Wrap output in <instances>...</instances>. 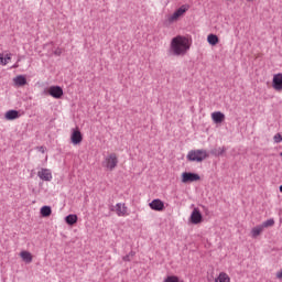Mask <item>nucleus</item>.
I'll list each match as a JSON object with an SVG mask.
<instances>
[{"label": "nucleus", "instance_id": "f257e3e1", "mask_svg": "<svg viewBox=\"0 0 282 282\" xmlns=\"http://www.w3.org/2000/svg\"><path fill=\"white\" fill-rule=\"evenodd\" d=\"M171 50L174 56H184L191 50L188 39L182 35L174 37L171 42Z\"/></svg>", "mask_w": 282, "mask_h": 282}, {"label": "nucleus", "instance_id": "f03ea898", "mask_svg": "<svg viewBox=\"0 0 282 282\" xmlns=\"http://www.w3.org/2000/svg\"><path fill=\"white\" fill-rule=\"evenodd\" d=\"M208 156V152L204 149L192 150L187 153L188 162H204V160H206Z\"/></svg>", "mask_w": 282, "mask_h": 282}, {"label": "nucleus", "instance_id": "7ed1b4c3", "mask_svg": "<svg viewBox=\"0 0 282 282\" xmlns=\"http://www.w3.org/2000/svg\"><path fill=\"white\" fill-rule=\"evenodd\" d=\"M104 169H107V171H113L116 166H118V154L117 153H110L104 161H102Z\"/></svg>", "mask_w": 282, "mask_h": 282}, {"label": "nucleus", "instance_id": "20e7f679", "mask_svg": "<svg viewBox=\"0 0 282 282\" xmlns=\"http://www.w3.org/2000/svg\"><path fill=\"white\" fill-rule=\"evenodd\" d=\"M188 4H183L181 8H178L172 15H170L167 18V21L170 23H173L174 21H177V19L180 17H183L184 14H186V12H188Z\"/></svg>", "mask_w": 282, "mask_h": 282}, {"label": "nucleus", "instance_id": "39448f33", "mask_svg": "<svg viewBox=\"0 0 282 282\" xmlns=\"http://www.w3.org/2000/svg\"><path fill=\"white\" fill-rule=\"evenodd\" d=\"M202 177L197 173L193 172H183L182 173V182L183 184H188L191 182H199Z\"/></svg>", "mask_w": 282, "mask_h": 282}, {"label": "nucleus", "instance_id": "423d86ee", "mask_svg": "<svg viewBox=\"0 0 282 282\" xmlns=\"http://www.w3.org/2000/svg\"><path fill=\"white\" fill-rule=\"evenodd\" d=\"M48 96L56 98L57 100L63 98V88L61 86H51L48 88Z\"/></svg>", "mask_w": 282, "mask_h": 282}, {"label": "nucleus", "instance_id": "0eeeda50", "mask_svg": "<svg viewBox=\"0 0 282 282\" xmlns=\"http://www.w3.org/2000/svg\"><path fill=\"white\" fill-rule=\"evenodd\" d=\"M204 220V216H202V212H199V208H194L191 215V221L194 225L202 224Z\"/></svg>", "mask_w": 282, "mask_h": 282}, {"label": "nucleus", "instance_id": "6e6552de", "mask_svg": "<svg viewBox=\"0 0 282 282\" xmlns=\"http://www.w3.org/2000/svg\"><path fill=\"white\" fill-rule=\"evenodd\" d=\"M272 87L275 89V91H282V73L273 76Z\"/></svg>", "mask_w": 282, "mask_h": 282}, {"label": "nucleus", "instance_id": "1a4fd4ad", "mask_svg": "<svg viewBox=\"0 0 282 282\" xmlns=\"http://www.w3.org/2000/svg\"><path fill=\"white\" fill-rule=\"evenodd\" d=\"M151 210H156L158 213H161L162 210H164V202L160 200V198L153 199L150 204H149Z\"/></svg>", "mask_w": 282, "mask_h": 282}, {"label": "nucleus", "instance_id": "9d476101", "mask_svg": "<svg viewBox=\"0 0 282 282\" xmlns=\"http://www.w3.org/2000/svg\"><path fill=\"white\" fill-rule=\"evenodd\" d=\"M37 176L40 180H43V182H52V172L47 169H42L39 171Z\"/></svg>", "mask_w": 282, "mask_h": 282}, {"label": "nucleus", "instance_id": "9b49d317", "mask_svg": "<svg viewBox=\"0 0 282 282\" xmlns=\"http://www.w3.org/2000/svg\"><path fill=\"white\" fill-rule=\"evenodd\" d=\"M70 140L74 144H80L83 142V133L78 129H73Z\"/></svg>", "mask_w": 282, "mask_h": 282}, {"label": "nucleus", "instance_id": "f8f14e48", "mask_svg": "<svg viewBox=\"0 0 282 282\" xmlns=\"http://www.w3.org/2000/svg\"><path fill=\"white\" fill-rule=\"evenodd\" d=\"M212 120L215 122V124H221L224 120H226V115L221 111H216L212 113Z\"/></svg>", "mask_w": 282, "mask_h": 282}, {"label": "nucleus", "instance_id": "ddd939ff", "mask_svg": "<svg viewBox=\"0 0 282 282\" xmlns=\"http://www.w3.org/2000/svg\"><path fill=\"white\" fill-rule=\"evenodd\" d=\"M6 120H17L18 118H21V115L18 110H8L4 115Z\"/></svg>", "mask_w": 282, "mask_h": 282}, {"label": "nucleus", "instance_id": "4468645a", "mask_svg": "<svg viewBox=\"0 0 282 282\" xmlns=\"http://www.w3.org/2000/svg\"><path fill=\"white\" fill-rule=\"evenodd\" d=\"M226 151H228V149H226V147L214 148L210 150V155H214V158H219V156L224 155V153H226Z\"/></svg>", "mask_w": 282, "mask_h": 282}, {"label": "nucleus", "instance_id": "2eb2a0df", "mask_svg": "<svg viewBox=\"0 0 282 282\" xmlns=\"http://www.w3.org/2000/svg\"><path fill=\"white\" fill-rule=\"evenodd\" d=\"M116 213L118 217H124V215H127V206H124V204L122 205V203H118L116 205Z\"/></svg>", "mask_w": 282, "mask_h": 282}, {"label": "nucleus", "instance_id": "dca6fc26", "mask_svg": "<svg viewBox=\"0 0 282 282\" xmlns=\"http://www.w3.org/2000/svg\"><path fill=\"white\" fill-rule=\"evenodd\" d=\"M65 221L68 226H74L78 223V216L76 214H69L65 217Z\"/></svg>", "mask_w": 282, "mask_h": 282}, {"label": "nucleus", "instance_id": "f3484780", "mask_svg": "<svg viewBox=\"0 0 282 282\" xmlns=\"http://www.w3.org/2000/svg\"><path fill=\"white\" fill-rule=\"evenodd\" d=\"M14 83L15 85H18L19 87H23L25 85H28V79L25 78V76L23 75H19L14 78Z\"/></svg>", "mask_w": 282, "mask_h": 282}, {"label": "nucleus", "instance_id": "a211bd4d", "mask_svg": "<svg viewBox=\"0 0 282 282\" xmlns=\"http://www.w3.org/2000/svg\"><path fill=\"white\" fill-rule=\"evenodd\" d=\"M261 232H263L262 225H258L251 229V236L253 239H257V237H259V235H261Z\"/></svg>", "mask_w": 282, "mask_h": 282}, {"label": "nucleus", "instance_id": "6ab92c4d", "mask_svg": "<svg viewBox=\"0 0 282 282\" xmlns=\"http://www.w3.org/2000/svg\"><path fill=\"white\" fill-rule=\"evenodd\" d=\"M8 61H12V54L3 55V53H0V65H8Z\"/></svg>", "mask_w": 282, "mask_h": 282}, {"label": "nucleus", "instance_id": "aec40b11", "mask_svg": "<svg viewBox=\"0 0 282 282\" xmlns=\"http://www.w3.org/2000/svg\"><path fill=\"white\" fill-rule=\"evenodd\" d=\"M20 257L23 259V261H25V263H32V253L29 251H22Z\"/></svg>", "mask_w": 282, "mask_h": 282}, {"label": "nucleus", "instance_id": "412c9836", "mask_svg": "<svg viewBox=\"0 0 282 282\" xmlns=\"http://www.w3.org/2000/svg\"><path fill=\"white\" fill-rule=\"evenodd\" d=\"M207 42L209 43V45H217V43H219V37L215 34H209L207 36Z\"/></svg>", "mask_w": 282, "mask_h": 282}, {"label": "nucleus", "instance_id": "4be33fe9", "mask_svg": "<svg viewBox=\"0 0 282 282\" xmlns=\"http://www.w3.org/2000/svg\"><path fill=\"white\" fill-rule=\"evenodd\" d=\"M41 215L42 217H50L52 215V207L45 205L41 208Z\"/></svg>", "mask_w": 282, "mask_h": 282}, {"label": "nucleus", "instance_id": "5701e85b", "mask_svg": "<svg viewBox=\"0 0 282 282\" xmlns=\"http://www.w3.org/2000/svg\"><path fill=\"white\" fill-rule=\"evenodd\" d=\"M261 226L263 229L270 228V227L274 226V219L270 218V219L263 221Z\"/></svg>", "mask_w": 282, "mask_h": 282}, {"label": "nucleus", "instance_id": "b1692460", "mask_svg": "<svg viewBox=\"0 0 282 282\" xmlns=\"http://www.w3.org/2000/svg\"><path fill=\"white\" fill-rule=\"evenodd\" d=\"M219 282H230V276H228L226 273H220L218 276Z\"/></svg>", "mask_w": 282, "mask_h": 282}, {"label": "nucleus", "instance_id": "393cba45", "mask_svg": "<svg viewBox=\"0 0 282 282\" xmlns=\"http://www.w3.org/2000/svg\"><path fill=\"white\" fill-rule=\"evenodd\" d=\"M135 257V251H130L128 254H126L122 258V261H131V259H133Z\"/></svg>", "mask_w": 282, "mask_h": 282}, {"label": "nucleus", "instance_id": "a878e982", "mask_svg": "<svg viewBox=\"0 0 282 282\" xmlns=\"http://www.w3.org/2000/svg\"><path fill=\"white\" fill-rule=\"evenodd\" d=\"M164 282H180V278L177 275L167 276Z\"/></svg>", "mask_w": 282, "mask_h": 282}, {"label": "nucleus", "instance_id": "bb28decb", "mask_svg": "<svg viewBox=\"0 0 282 282\" xmlns=\"http://www.w3.org/2000/svg\"><path fill=\"white\" fill-rule=\"evenodd\" d=\"M274 142H276V143L282 142L281 133H276V134L274 135Z\"/></svg>", "mask_w": 282, "mask_h": 282}, {"label": "nucleus", "instance_id": "cd10ccee", "mask_svg": "<svg viewBox=\"0 0 282 282\" xmlns=\"http://www.w3.org/2000/svg\"><path fill=\"white\" fill-rule=\"evenodd\" d=\"M61 54H63V50L61 47H57L55 51H54V55L55 56H61Z\"/></svg>", "mask_w": 282, "mask_h": 282}, {"label": "nucleus", "instance_id": "c85d7f7f", "mask_svg": "<svg viewBox=\"0 0 282 282\" xmlns=\"http://www.w3.org/2000/svg\"><path fill=\"white\" fill-rule=\"evenodd\" d=\"M276 279L282 280V270H281V271H279V272H276Z\"/></svg>", "mask_w": 282, "mask_h": 282}, {"label": "nucleus", "instance_id": "c756f323", "mask_svg": "<svg viewBox=\"0 0 282 282\" xmlns=\"http://www.w3.org/2000/svg\"><path fill=\"white\" fill-rule=\"evenodd\" d=\"M39 150L41 151V153H45V148L44 147H40Z\"/></svg>", "mask_w": 282, "mask_h": 282}, {"label": "nucleus", "instance_id": "7c9ffc66", "mask_svg": "<svg viewBox=\"0 0 282 282\" xmlns=\"http://www.w3.org/2000/svg\"><path fill=\"white\" fill-rule=\"evenodd\" d=\"M280 193H282V185L280 186Z\"/></svg>", "mask_w": 282, "mask_h": 282}, {"label": "nucleus", "instance_id": "2f4dec72", "mask_svg": "<svg viewBox=\"0 0 282 282\" xmlns=\"http://www.w3.org/2000/svg\"><path fill=\"white\" fill-rule=\"evenodd\" d=\"M13 67H19V65L15 64Z\"/></svg>", "mask_w": 282, "mask_h": 282}]
</instances>
